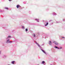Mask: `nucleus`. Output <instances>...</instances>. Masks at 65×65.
Returning <instances> with one entry per match:
<instances>
[{
    "instance_id": "f257e3e1",
    "label": "nucleus",
    "mask_w": 65,
    "mask_h": 65,
    "mask_svg": "<svg viewBox=\"0 0 65 65\" xmlns=\"http://www.w3.org/2000/svg\"><path fill=\"white\" fill-rule=\"evenodd\" d=\"M9 41H10V40H9V39H7V38H6V43H9Z\"/></svg>"
},
{
    "instance_id": "f03ea898",
    "label": "nucleus",
    "mask_w": 65,
    "mask_h": 65,
    "mask_svg": "<svg viewBox=\"0 0 65 65\" xmlns=\"http://www.w3.org/2000/svg\"><path fill=\"white\" fill-rule=\"evenodd\" d=\"M36 44L39 47H40V48H41V47H40V46L39 44L37 43V42H36Z\"/></svg>"
},
{
    "instance_id": "7ed1b4c3",
    "label": "nucleus",
    "mask_w": 65,
    "mask_h": 65,
    "mask_svg": "<svg viewBox=\"0 0 65 65\" xmlns=\"http://www.w3.org/2000/svg\"><path fill=\"white\" fill-rule=\"evenodd\" d=\"M41 50L42 51V52H43L44 53V54H46V52H45V51H44L42 50V49L41 48H40Z\"/></svg>"
},
{
    "instance_id": "20e7f679",
    "label": "nucleus",
    "mask_w": 65,
    "mask_h": 65,
    "mask_svg": "<svg viewBox=\"0 0 65 65\" xmlns=\"http://www.w3.org/2000/svg\"><path fill=\"white\" fill-rule=\"evenodd\" d=\"M53 43H54L56 44V45H57L58 44V43L57 42H56V41H54L53 42Z\"/></svg>"
},
{
    "instance_id": "39448f33",
    "label": "nucleus",
    "mask_w": 65,
    "mask_h": 65,
    "mask_svg": "<svg viewBox=\"0 0 65 65\" xmlns=\"http://www.w3.org/2000/svg\"><path fill=\"white\" fill-rule=\"evenodd\" d=\"M11 36H8V37H7V39H9V38H11Z\"/></svg>"
},
{
    "instance_id": "423d86ee",
    "label": "nucleus",
    "mask_w": 65,
    "mask_h": 65,
    "mask_svg": "<svg viewBox=\"0 0 65 65\" xmlns=\"http://www.w3.org/2000/svg\"><path fill=\"white\" fill-rule=\"evenodd\" d=\"M49 44L50 45H52V43H51V41H49Z\"/></svg>"
},
{
    "instance_id": "0eeeda50",
    "label": "nucleus",
    "mask_w": 65,
    "mask_h": 65,
    "mask_svg": "<svg viewBox=\"0 0 65 65\" xmlns=\"http://www.w3.org/2000/svg\"><path fill=\"white\" fill-rule=\"evenodd\" d=\"M36 21H37V22H39V21H39V19H35Z\"/></svg>"
},
{
    "instance_id": "6e6552de",
    "label": "nucleus",
    "mask_w": 65,
    "mask_h": 65,
    "mask_svg": "<svg viewBox=\"0 0 65 65\" xmlns=\"http://www.w3.org/2000/svg\"><path fill=\"white\" fill-rule=\"evenodd\" d=\"M14 62H15V61H13L11 62V63H12V64H14Z\"/></svg>"
},
{
    "instance_id": "1a4fd4ad",
    "label": "nucleus",
    "mask_w": 65,
    "mask_h": 65,
    "mask_svg": "<svg viewBox=\"0 0 65 65\" xmlns=\"http://www.w3.org/2000/svg\"><path fill=\"white\" fill-rule=\"evenodd\" d=\"M19 7H20V5H18L17 6V8H18Z\"/></svg>"
},
{
    "instance_id": "9d476101",
    "label": "nucleus",
    "mask_w": 65,
    "mask_h": 65,
    "mask_svg": "<svg viewBox=\"0 0 65 65\" xmlns=\"http://www.w3.org/2000/svg\"><path fill=\"white\" fill-rule=\"evenodd\" d=\"M53 15H57V14L56 13L54 12L53 13Z\"/></svg>"
},
{
    "instance_id": "9b49d317",
    "label": "nucleus",
    "mask_w": 65,
    "mask_h": 65,
    "mask_svg": "<svg viewBox=\"0 0 65 65\" xmlns=\"http://www.w3.org/2000/svg\"><path fill=\"white\" fill-rule=\"evenodd\" d=\"M48 23H47L45 25V26H47L48 25Z\"/></svg>"
},
{
    "instance_id": "f8f14e48",
    "label": "nucleus",
    "mask_w": 65,
    "mask_h": 65,
    "mask_svg": "<svg viewBox=\"0 0 65 65\" xmlns=\"http://www.w3.org/2000/svg\"><path fill=\"white\" fill-rule=\"evenodd\" d=\"M22 28L23 29H25V27H24V26H22Z\"/></svg>"
},
{
    "instance_id": "ddd939ff",
    "label": "nucleus",
    "mask_w": 65,
    "mask_h": 65,
    "mask_svg": "<svg viewBox=\"0 0 65 65\" xmlns=\"http://www.w3.org/2000/svg\"><path fill=\"white\" fill-rule=\"evenodd\" d=\"M44 63H45V62H44V61H43L42 62V64H44Z\"/></svg>"
},
{
    "instance_id": "4468645a",
    "label": "nucleus",
    "mask_w": 65,
    "mask_h": 65,
    "mask_svg": "<svg viewBox=\"0 0 65 65\" xmlns=\"http://www.w3.org/2000/svg\"><path fill=\"white\" fill-rule=\"evenodd\" d=\"M55 48H58V49H59V48H58V47H57V46H55Z\"/></svg>"
},
{
    "instance_id": "2eb2a0df",
    "label": "nucleus",
    "mask_w": 65,
    "mask_h": 65,
    "mask_svg": "<svg viewBox=\"0 0 65 65\" xmlns=\"http://www.w3.org/2000/svg\"><path fill=\"white\" fill-rule=\"evenodd\" d=\"M25 31H28V29H25Z\"/></svg>"
},
{
    "instance_id": "dca6fc26",
    "label": "nucleus",
    "mask_w": 65,
    "mask_h": 65,
    "mask_svg": "<svg viewBox=\"0 0 65 65\" xmlns=\"http://www.w3.org/2000/svg\"><path fill=\"white\" fill-rule=\"evenodd\" d=\"M34 37H36V35H35V34H34Z\"/></svg>"
},
{
    "instance_id": "f3484780",
    "label": "nucleus",
    "mask_w": 65,
    "mask_h": 65,
    "mask_svg": "<svg viewBox=\"0 0 65 65\" xmlns=\"http://www.w3.org/2000/svg\"><path fill=\"white\" fill-rule=\"evenodd\" d=\"M5 9H8V8H5Z\"/></svg>"
},
{
    "instance_id": "a211bd4d",
    "label": "nucleus",
    "mask_w": 65,
    "mask_h": 65,
    "mask_svg": "<svg viewBox=\"0 0 65 65\" xmlns=\"http://www.w3.org/2000/svg\"><path fill=\"white\" fill-rule=\"evenodd\" d=\"M12 42V41H9V43H11V42Z\"/></svg>"
},
{
    "instance_id": "6ab92c4d",
    "label": "nucleus",
    "mask_w": 65,
    "mask_h": 65,
    "mask_svg": "<svg viewBox=\"0 0 65 65\" xmlns=\"http://www.w3.org/2000/svg\"><path fill=\"white\" fill-rule=\"evenodd\" d=\"M1 51H0V55L1 54Z\"/></svg>"
},
{
    "instance_id": "aec40b11",
    "label": "nucleus",
    "mask_w": 65,
    "mask_h": 65,
    "mask_svg": "<svg viewBox=\"0 0 65 65\" xmlns=\"http://www.w3.org/2000/svg\"><path fill=\"white\" fill-rule=\"evenodd\" d=\"M62 48V47H60V48H59V49H61Z\"/></svg>"
},
{
    "instance_id": "412c9836",
    "label": "nucleus",
    "mask_w": 65,
    "mask_h": 65,
    "mask_svg": "<svg viewBox=\"0 0 65 65\" xmlns=\"http://www.w3.org/2000/svg\"><path fill=\"white\" fill-rule=\"evenodd\" d=\"M63 21H65V19H63Z\"/></svg>"
},
{
    "instance_id": "4be33fe9",
    "label": "nucleus",
    "mask_w": 65,
    "mask_h": 65,
    "mask_svg": "<svg viewBox=\"0 0 65 65\" xmlns=\"http://www.w3.org/2000/svg\"><path fill=\"white\" fill-rule=\"evenodd\" d=\"M62 38H65L64 37H62Z\"/></svg>"
},
{
    "instance_id": "5701e85b",
    "label": "nucleus",
    "mask_w": 65,
    "mask_h": 65,
    "mask_svg": "<svg viewBox=\"0 0 65 65\" xmlns=\"http://www.w3.org/2000/svg\"><path fill=\"white\" fill-rule=\"evenodd\" d=\"M42 45H44V44H43Z\"/></svg>"
},
{
    "instance_id": "b1692460",
    "label": "nucleus",
    "mask_w": 65,
    "mask_h": 65,
    "mask_svg": "<svg viewBox=\"0 0 65 65\" xmlns=\"http://www.w3.org/2000/svg\"><path fill=\"white\" fill-rule=\"evenodd\" d=\"M9 1H11V0H8Z\"/></svg>"
},
{
    "instance_id": "393cba45",
    "label": "nucleus",
    "mask_w": 65,
    "mask_h": 65,
    "mask_svg": "<svg viewBox=\"0 0 65 65\" xmlns=\"http://www.w3.org/2000/svg\"><path fill=\"white\" fill-rule=\"evenodd\" d=\"M57 23H58V22H57Z\"/></svg>"
},
{
    "instance_id": "a878e982",
    "label": "nucleus",
    "mask_w": 65,
    "mask_h": 65,
    "mask_svg": "<svg viewBox=\"0 0 65 65\" xmlns=\"http://www.w3.org/2000/svg\"><path fill=\"white\" fill-rule=\"evenodd\" d=\"M1 12H2V11H1Z\"/></svg>"
}]
</instances>
